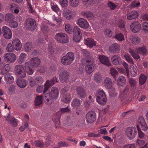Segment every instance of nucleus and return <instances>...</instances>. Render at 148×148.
Returning a JSON list of instances; mask_svg holds the SVG:
<instances>
[{
	"label": "nucleus",
	"instance_id": "f257e3e1",
	"mask_svg": "<svg viewBox=\"0 0 148 148\" xmlns=\"http://www.w3.org/2000/svg\"><path fill=\"white\" fill-rule=\"evenodd\" d=\"M40 63V59L37 57L31 58L30 60L25 63V67L27 73L29 75H32L34 71V68L38 67Z\"/></svg>",
	"mask_w": 148,
	"mask_h": 148
},
{
	"label": "nucleus",
	"instance_id": "f03ea898",
	"mask_svg": "<svg viewBox=\"0 0 148 148\" xmlns=\"http://www.w3.org/2000/svg\"><path fill=\"white\" fill-rule=\"evenodd\" d=\"M58 89L55 87H52L48 93L46 94L44 97L45 102L48 105H51L53 100L57 99L59 96Z\"/></svg>",
	"mask_w": 148,
	"mask_h": 148
},
{
	"label": "nucleus",
	"instance_id": "7ed1b4c3",
	"mask_svg": "<svg viewBox=\"0 0 148 148\" xmlns=\"http://www.w3.org/2000/svg\"><path fill=\"white\" fill-rule=\"evenodd\" d=\"M129 51L133 57L136 60H138L140 58L138 54L144 55L147 53V51L145 47L137 48L135 49L130 48Z\"/></svg>",
	"mask_w": 148,
	"mask_h": 148
},
{
	"label": "nucleus",
	"instance_id": "20e7f679",
	"mask_svg": "<svg viewBox=\"0 0 148 148\" xmlns=\"http://www.w3.org/2000/svg\"><path fill=\"white\" fill-rule=\"evenodd\" d=\"M96 100L98 103L101 105H104L106 103L107 98L103 90H98L96 93Z\"/></svg>",
	"mask_w": 148,
	"mask_h": 148
},
{
	"label": "nucleus",
	"instance_id": "39448f33",
	"mask_svg": "<svg viewBox=\"0 0 148 148\" xmlns=\"http://www.w3.org/2000/svg\"><path fill=\"white\" fill-rule=\"evenodd\" d=\"M75 57L73 53L69 52L62 58L61 62L64 65H69L72 63Z\"/></svg>",
	"mask_w": 148,
	"mask_h": 148
},
{
	"label": "nucleus",
	"instance_id": "423d86ee",
	"mask_svg": "<svg viewBox=\"0 0 148 148\" xmlns=\"http://www.w3.org/2000/svg\"><path fill=\"white\" fill-rule=\"evenodd\" d=\"M82 63L84 65H86L85 70L87 73H91L93 71V67H94L93 61L90 60V58L85 59L81 61Z\"/></svg>",
	"mask_w": 148,
	"mask_h": 148
},
{
	"label": "nucleus",
	"instance_id": "0eeeda50",
	"mask_svg": "<svg viewBox=\"0 0 148 148\" xmlns=\"http://www.w3.org/2000/svg\"><path fill=\"white\" fill-rule=\"evenodd\" d=\"M103 84L106 89H110V94H113L115 93V88L113 86V83L112 80L109 77H106L104 80Z\"/></svg>",
	"mask_w": 148,
	"mask_h": 148
},
{
	"label": "nucleus",
	"instance_id": "6e6552de",
	"mask_svg": "<svg viewBox=\"0 0 148 148\" xmlns=\"http://www.w3.org/2000/svg\"><path fill=\"white\" fill-rule=\"evenodd\" d=\"M55 39L58 42L61 43H66L69 41V38L64 33L60 32L57 33L55 36Z\"/></svg>",
	"mask_w": 148,
	"mask_h": 148
},
{
	"label": "nucleus",
	"instance_id": "1a4fd4ad",
	"mask_svg": "<svg viewBox=\"0 0 148 148\" xmlns=\"http://www.w3.org/2000/svg\"><path fill=\"white\" fill-rule=\"evenodd\" d=\"M126 135L130 140L135 138L137 134V130L135 127H129L126 130Z\"/></svg>",
	"mask_w": 148,
	"mask_h": 148
},
{
	"label": "nucleus",
	"instance_id": "9d476101",
	"mask_svg": "<svg viewBox=\"0 0 148 148\" xmlns=\"http://www.w3.org/2000/svg\"><path fill=\"white\" fill-rule=\"evenodd\" d=\"M26 27L31 30L35 29L36 27V22L35 20L32 18H28L25 22Z\"/></svg>",
	"mask_w": 148,
	"mask_h": 148
},
{
	"label": "nucleus",
	"instance_id": "9b49d317",
	"mask_svg": "<svg viewBox=\"0 0 148 148\" xmlns=\"http://www.w3.org/2000/svg\"><path fill=\"white\" fill-rule=\"evenodd\" d=\"M77 23L81 28L88 31H90V27L87 21L83 18H80L77 21Z\"/></svg>",
	"mask_w": 148,
	"mask_h": 148
},
{
	"label": "nucleus",
	"instance_id": "f8f14e48",
	"mask_svg": "<svg viewBox=\"0 0 148 148\" xmlns=\"http://www.w3.org/2000/svg\"><path fill=\"white\" fill-rule=\"evenodd\" d=\"M15 73L20 77L24 78L26 77V72L23 66L21 65H17L15 66Z\"/></svg>",
	"mask_w": 148,
	"mask_h": 148
},
{
	"label": "nucleus",
	"instance_id": "ddd939ff",
	"mask_svg": "<svg viewBox=\"0 0 148 148\" xmlns=\"http://www.w3.org/2000/svg\"><path fill=\"white\" fill-rule=\"evenodd\" d=\"M58 80L56 77H53L50 80H47L44 85L43 93H45L50 87L58 82Z\"/></svg>",
	"mask_w": 148,
	"mask_h": 148
},
{
	"label": "nucleus",
	"instance_id": "4468645a",
	"mask_svg": "<svg viewBox=\"0 0 148 148\" xmlns=\"http://www.w3.org/2000/svg\"><path fill=\"white\" fill-rule=\"evenodd\" d=\"M5 61L9 63L14 62L16 60V55L13 53H7L3 55Z\"/></svg>",
	"mask_w": 148,
	"mask_h": 148
},
{
	"label": "nucleus",
	"instance_id": "2eb2a0df",
	"mask_svg": "<svg viewBox=\"0 0 148 148\" xmlns=\"http://www.w3.org/2000/svg\"><path fill=\"white\" fill-rule=\"evenodd\" d=\"M96 114L94 111H89L86 114V119L87 123H92L96 120Z\"/></svg>",
	"mask_w": 148,
	"mask_h": 148
},
{
	"label": "nucleus",
	"instance_id": "dca6fc26",
	"mask_svg": "<svg viewBox=\"0 0 148 148\" xmlns=\"http://www.w3.org/2000/svg\"><path fill=\"white\" fill-rule=\"evenodd\" d=\"M141 27L140 24L137 21L133 22L130 26L131 30L134 33H137L139 32Z\"/></svg>",
	"mask_w": 148,
	"mask_h": 148
},
{
	"label": "nucleus",
	"instance_id": "f3484780",
	"mask_svg": "<svg viewBox=\"0 0 148 148\" xmlns=\"http://www.w3.org/2000/svg\"><path fill=\"white\" fill-rule=\"evenodd\" d=\"M3 34L4 37L7 39H10L12 37V32L10 29L6 26L3 27Z\"/></svg>",
	"mask_w": 148,
	"mask_h": 148
},
{
	"label": "nucleus",
	"instance_id": "a211bd4d",
	"mask_svg": "<svg viewBox=\"0 0 148 148\" xmlns=\"http://www.w3.org/2000/svg\"><path fill=\"white\" fill-rule=\"evenodd\" d=\"M69 74L66 71L64 70L59 75V78L61 81L67 82L71 81L69 79Z\"/></svg>",
	"mask_w": 148,
	"mask_h": 148
},
{
	"label": "nucleus",
	"instance_id": "6ab92c4d",
	"mask_svg": "<svg viewBox=\"0 0 148 148\" xmlns=\"http://www.w3.org/2000/svg\"><path fill=\"white\" fill-rule=\"evenodd\" d=\"M129 82L131 87V92L134 94L136 90L137 82L134 79L131 78L129 79Z\"/></svg>",
	"mask_w": 148,
	"mask_h": 148
},
{
	"label": "nucleus",
	"instance_id": "aec40b11",
	"mask_svg": "<svg viewBox=\"0 0 148 148\" xmlns=\"http://www.w3.org/2000/svg\"><path fill=\"white\" fill-rule=\"evenodd\" d=\"M6 120L8 123L13 127H15L17 126L18 121L13 117L8 115L7 116Z\"/></svg>",
	"mask_w": 148,
	"mask_h": 148
},
{
	"label": "nucleus",
	"instance_id": "412c9836",
	"mask_svg": "<svg viewBox=\"0 0 148 148\" xmlns=\"http://www.w3.org/2000/svg\"><path fill=\"white\" fill-rule=\"evenodd\" d=\"M76 92L80 98H84L86 97V93L82 86L78 87L76 90Z\"/></svg>",
	"mask_w": 148,
	"mask_h": 148
},
{
	"label": "nucleus",
	"instance_id": "4be33fe9",
	"mask_svg": "<svg viewBox=\"0 0 148 148\" xmlns=\"http://www.w3.org/2000/svg\"><path fill=\"white\" fill-rule=\"evenodd\" d=\"M12 44L14 49L16 50L19 51L21 49L22 44L19 39H14L12 41Z\"/></svg>",
	"mask_w": 148,
	"mask_h": 148
},
{
	"label": "nucleus",
	"instance_id": "5701e85b",
	"mask_svg": "<svg viewBox=\"0 0 148 148\" xmlns=\"http://www.w3.org/2000/svg\"><path fill=\"white\" fill-rule=\"evenodd\" d=\"M111 60L112 63L114 65H120L122 64L121 58L117 55H114L112 56Z\"/></svg>",
	"mask_w": 148,
	"mask_h": 148
},
{
	"label": "nucleus",
	"instance_id": "b1692460",
	"mask_svg": "<svg viewBox=\"0 0 148 148\" xmlns=\"http://www.w3.org/2000/svg\"><path fill=\"white\" fill-rule=\"evenodd\" d=\"M99 59L100 62L102 64L108 66L110 65L109 60L108 58L103 55H100L99 57Z\"/></svg>",
	"mask_w": 148,
	"mask_h": 148
},
{
	"label": "nucleus",
	"instance_id": "393cba45",
	"mask_svg": "<svg viewBox=\"0 0 148 148\" xmlns=\"http://www.w3.org/2000/svg\"><path fill=\"white\" fill-rule=\"evenodd\" d=\"M129 94V88L128 86L125 87L123 92H121L120 94V97L123 101L125 99Z\"/></svg>",
	"mask_w": 148,
	"mask_h": 148
},
{
	"label": "nucleus",
	"instance_id": "a878e982",
	"mask_svg": "<svg viewBox=\"0 0 148 148\" xmlns=\"http://www.w3.org/2000/svg\"><path fill=\"white\" fill-rule=\"evenodd\" d=\"M138 123L139 125H140L142 130L144 131H146L147 129V127L145 121L143 117L140 116L138 119Z\"/></svg>",
	"mask_w": 148,
	"mask_h": 148
},
{
	"label": "nucleus",
	"instance_id": "bb28decb",
	"mask_svg": "<svg viewBox=\"0 0 148 148\" xmlns=\"http://www.w3.org/2000/svg\"><path fill=\"white\" fill-rule=\"evenodd\" d=\"M9 7L12 13L18 14L19 12L20 8L18 5L14 3H12L9 6Z\"/></svg>",
	"mask_w": 148,
	"mask_h": 148
},
{
	"label": "nucleus",
	"instance_id": "cd10ccee",
	"mask_svg": "<svg viewBox=\"0 0 148 148\" xmlns=\"http://www.w3.org/2000/svg\"><path fill=\"white\" fill-rule=\"evenodd\" d=\"M138 13L136 11H133L127 14V18L130 20L136 18L138 16Z\"/></svg>",
	"mask_w": 148,
	"mask_h": 148
},
{
	"label": "nucleus",
	"instance_id": "c85d7f7f",
	"mask_svg": "<svg viewBox=\"0 0 148 148\" xmlns=\"http://www.w3.org/2000/svg\"><path fill=\"white\" fill-rule=\"evenodd\" d=\"M84 43L90 47L96 45V43L93 39L88 38L84 39Z\"/></svg>",
	"mask_w": 148,
	"mask_h": 148
},
{
	"label": "nucleus",
	"instance_id": "c756f323",
	"mask_svg": "<svg viewBox=\"0 0 148 148\" xmlns=\"http://www.w3.org/2000/svg\"><path fill=\"white\" fill-rule=\"evenodd\" d=\"M120 47L116 43L112 45L109 48L110 51L112 53H115L119 50Z\"/></svg>",
	"mask_w": 148,
	"mask_h": 148
},
{
	"label": "nucleus",
	"instance_id": "7c9ffc66",
	"mask_svg": "<svg viewBox=\"0 0 148 148\" xmlns=\"http://www.w3.org/2000/svg\"><path fill=\"white\" fill-rule=\"evenodd\" d=\"M4 78L7 83L10 84L13 83L14 81V78L10 73H7L5 75Z\"/></svg>",
	"mask_w": 148,
	"mask_h": 148
},
{
	"label": "nucleus",
	"instance_id": "2f4dec72",
	"mask_svg": "<svg viewBox=\"0 0 148 148\" xmlns=\"http://www.w3.org/2000/svg\"><path fill=\"white\" fill-rule=\"evenodd\" d=\"M117 82V85L120 86H123L126 83L125 77L122 76H120L118 77Z\"/></svg>",
	"mask_w": 148,
	"mask_h": 148
},
{
	"label": "nucleus",
	"instance_id": "473e14b6",
	"mask_svg": "<svg viewBox=\"0 0 148 148\" xmlns=\"http://www.w3.org/2000/svg\"><path fill=\"white\" fill-rule=\"evenodd\" d=\"M139 84L140 86L144 84L146 82L147 79V76L144 74L141 73L139 78Z\"/></svg>",
	"mask_w": 148,
	"mask_h": 148
},
{
	"label": "nucleus",
	"instance_id": "72a5a7b5",
	"mask_svg": "<svg viewBox=\"0 0 148 148\" xmlns=\"http://www.w3.org/2000/svg\"><path fill=\"white\" fill-rule=\"evenodd\" d=\"M82 101L78 99H75L71 103V105L76 108L81 106Z\"/></svg>",
	"mask_w": 148,
	"mask_h": 148
},
{
	"label": "nucleus",
	"instance_id": "f704fd0d",
	"mask_svg": "<svg viewBox=\"0 0 148 148\" xmlns=\"http://www.w3.org/2000/svg\"><path fill=\"white\" fill-rule=\"evenodd\" d=\"M16 83L18 86L21 88H24L26 85V81L24 79H17Z\"/></svg>",
	"mask_w": 148,
	"mask_h": 148
},
{
	"label": "nucleus",
	"instance_id": "c9c22d12",
	"mask_svg": "<svg viewBox=\"0 0 148 148\" xmlns=\"http://www.w3.org/2000/svg\"><path fill=\"white\" fill-rule=\"evenodd\" d=\"M125 22L122 20L119 19L117 25L123 32L125 31Z\"/></svg>",
	"mask_w": 148,
	"mask_h": 148
},
{
	"label": "nucleus",
	"instance_id": "e433bc0d",
	"mask_svg": "<svg viewBox=\"0 0 148 148\" xmlns=\"http://www.w3.org/2000/svg\"><path fill=\"white\" fill-rule=\"evenodd\" d=\"M42 95L37 96L35 101V104L36 106H39L42 104Z\"/></svg>",
	"mask_w": 148,
	"mask_h": 148
},
{
	"label": "nucleus",
	"instance_id": "4c0bfd02",
	"mask_svg": "<svg viewBox=\"0 0 148 148\" xmlns=\"http://www.w3.org/2000/svg\"><path fill=\"white\" fill-rule=\"evenodd\" d=\"M15 18V16L11 13L7 14L5 16V21L8 22L12 21Z\"/></svg>",
	"mask_w": 148,
	"mask_h": 148
},
{
	"label": "nucleus",
	"instance_id": "58836bf2",
	"mask_svg": "<svg viewBox=\"0 0 148 148\" xmlns=\"http://www.w3.org/2000/svg\"><path fill=\"white\" fill-rule=\"evenodd\" d=\"M33 44L31 42H27L24 46V49L26 51H29L33 47Z\"/></svg>",
	"mask_w": 148,
	"mask_h": 148
},
{
	"label": "nucleus",
	"instance_id": "ea45409f",
	"mask_svg": "<svg viewBox=\"0 0 148 148\" xmlns=\"http://www.w3.org/2000/svg\"><path fill=\"white\" fill-rule=\"evenodd\" d=\"M82 54L84 57H85L82 58V61L85 59H88L89 58H90V60H92V59L91 58V57L89 56L90 53L87 50L83 49L82 51Z\"/></svg>",
	"mask_w": 148,
	"mask_h": 148
},
{
	"label": "nucleus",
	"instance_id": "a19ab883",
	"mask_svg": "<svg viewBox=\"0 0 148 148\" xmlns=\"http://www.w3.org/2000/svg\"><path fill=\"white\" fill-rule=\"evenodd\" d=\"M71 96L68 94L64 96L62 99V100L64 103H67L71 101Z\"/></svg>",
	"mask_w": 148,
	"mask_h": 148
},
{
	"label": "nucleus",
	"instance_id": "79ce46f5",
	"mask_svg": "<svg viewBox=\"0 0 148 148\" xmlns=\"http://www.w3.org/2000/svg\"><path fill=\"white\" fill-rule=\"evenodd\" d=\"M10 69V67L8 64H6L2 69L1 73L2 74H5L8 72Z\"/></svg>",
	"mask_w": 148,
	"mask_h": 148
},
{
	"label": "nucleus",
	"instance_id": "37998d69",
	"mask_svg": "<svg viewBox=\"0 0 148 148\" xmlns=\"http://www.w3.org/2000/svg\"><path fill=\"white\" fill-rule=\"evenodd\" d=\"M41 29L43 33L48 32L49 30L47 25L45 23H42L40 25Z\"/></svg>",
	"mask_w": 148,
	"mask_h": 148
},
{
	"label": "nucleus",
	"instance_id": "c03bdc74",
	"mask_svg": "<svg viewBox=\"0 0 148 148\" xmlns=\"http://www.w3.org/2000/svg\"><path fill=\"white\" fill-rule=\"evenodd\" d=\"M84 16L87 18L88 20L94 18V15L91 12H86L84 14Z\"/></svg>",
	"mask_w": 148,
	"mask_h": 148
},
{
	"label": "nucleus",
	"instance_id": "a18cd8bd",
	"mask_svg": "<svg viewBox=\"0 0 148 148\" xmlns=\"http://www.w3.org/2000/svg\"><path fill=\"white\" fill-rule=\"evenodd\" d=\"M124 58L127 61L131 64H133L134 62L131 56L128 54H126L124 55Z\"/></svg>",
	"mask_w": 148,
	"mask_h": 148
},
{
	"label": "nucleus",
	"instance_id": "49530a36",
	"mask_svg": "<svg viewBox=\"0 0 148 148\" xmlns=\"http://www.w3.org/2000/svg\"><path fill=\"white\" fill-rule=\"evenodd\" d=\"M82 30L77 26H75L73 29V35H82Z\"/></svg>",
	"mask_w": 148,
	"mask_h": 148
},
{
	"label": "nucleus",
	"instance_id": "de8ad7c7",
	"mask_svg": "<svg viewBox=\"0 0 148 148\" xmlns=\"http://www.w3.org/2000/svg\"><path fill=\"white\" fill-rule=\"evenodd\" d=\"M72 13L70 10H67L64 13V15L65 17L67 19L69 20L72 17Z\"/></svg>",
	"mask_w": 148,
	"mask_h": 148
},
{
	"label": "nucleus",
	"instance_id": "09e8293b",
	"mask_svg": "<svg viewBox=\"0 0 148 148\" xmlns=\"http://www.w3.org/2000/svg\"><path fill=\"white\" fill-rule=\"evenodd\" d=\"M114 38L120 41H122L124 40V36L121 33L116 34Z\"/></svg>",
	"mask_w": 148,
	"mask_h": 148
},
{
	"label": "nucleus",
	"instance_id": "8fccbe9b",
	"mask_svg": "<svg viewBox=\"0 0 148 148\" xmlns=\"http://www.w3.org/2000/svg\"><path fill=\"white\" fill-rule=\"evenodd\" d=\"M94 79L97 83L100 82L101 79V77L99 73H97L95 75Z\"/></svg>",
	"mask_w": 148,
	"mask_h": 148
},
{
	"label": "nucleus",
	"instance_id": "3c124183",
	"mask_svg": "<svg viewBox=\"0 0 148 148\" xmlns=\"http://www.w3.org/2000/svg\"><path fill=\"white\" fill-rule=\"evenodd\" d=\"M130 38V40L134 44L137 43L140 40V38L134 35L131 36Z\"/></svg>",
	"mask_w": 148,
	"mask_h": 148
},
{
	"label": "nucleus",
	"instance_id": "603ef678",
	"mask_svg": "<svg viewBox=\"0 0 148 148\" xmlns=\"http://www.w3.org/2000/svg\"><path fill=\"white\" fill-rule=\"evenodd\" d=\"M27 56L25 53H21L19 56V59L21 63L24 62L26 60Z\"/></svg>",
	"mask_w": 148,
	"mask_h": 148
},
{
	"label": "nucleus",
	"instance_id": "864d4df0",
	"mask_svg": "<svg viewBox=\"0 0 148 148\" xmlns=\"http://www.w3.org/2000/svg\"><path fill=\"white\" fill-rule=\"evenodd\" d=\"M110 71L111 75L116 80V76L118 74V71L114 68H110Z\"/></svg>",
	"mask_w": 148,
	"mask_h": 148
},
{
	"label": "nucleus",
	"instance_id": "5fc2aeb1",
	"mask_svg": "<svg viewBox=\"0 0 148 148\" xmlns=\"http://www.w3.org/2000/svg\"><path fill=\"white\" fill-rule=\"evenodd\" d=\"M35 80L37 85H40L44 82L42 78L40 76L36 77Z\"/></svg>",
	"mask_w": 148,
	"mask_h": 148
},
{
	"label": "nucleus",
	"instance_id": "6e6d98bb",
	"mask_svg": "<svg viewBox=\"0 0 148 148\" xmlns=\"http://www.w3.org/2000/svg\"><path fill=\"white\" fill-rule=\"evenodd\" d=\"M79 0H70V4L73 7L77 6L79 2Z\"/></svg>",
	"mask_w": 148,
	"mask_h": 148
},
{
	"label": "nucleus",
	"instance_id": "4d7b16f0",
	"mask_svg": "<svg viewBox=\"0 0 148 148\" xmlns=\"http://www.w3.org/2000/svg\"><path fill=\"white\" fill-rule=\"evenodd\" d=\"M51 9L55 12L59 11V9L57 5L54 3H51Z\"/></svg>",
	"mask_w": 148,
	"mask_h": 148
},
{
	"label": "nucleus",
	"instance_id": "13d9d810",
	"mask_svg": "<svg viewBox=\"0 0 148 148\" xmlns=\"http://www.w3.org/2000/svg\"><path fill=\"white\" fill-rule=\"evenodd\" d=\"M82 36V35H73V40L75 42H78L80 41L81 39Z\"/></svg>",
	"mask_w": 148,
	"mask_h": 148
},
{
	"label": "nucleus",
	"instance_id": "bf43d9fd",
	"mask_svg": "<svg viewBox=\"0 0 148 148\" xmlns=\"http://www.w3.org/2000/svg\"><path fill=\"white\" fill-rule=\"evenodd\" d=\"M29 80V84L32 87L36 85L35 79H34L32 77H30L28 79Z\"/></svg>",
	"mask_w": 148,
	"mask_h": 148
},
{
	"label": "nucleus",
	"instance_id": "052dcab7",
	"mask_svg": "<svg viewBox=\"0 0 148 148\" xmlns=\"http://www.w3.org/2000/svg\"><path fill=\"white\" fill-rule=\"evenodd\" d=\"M137 130L138 132V137L140 138H143L145 136V134L143 133L140 129L139 127V125H137Z\"/></svg>",
	"mask_w": 148,
	"mask_h": 148
},
{
	"label": "nucleus",
	"instance_id": "680f3d73",
	"mask_svg": "<svg viewBox=\"0 0 148 148\" xmlns=\"http://www.w3.org/2000/svg\"><path fill=\"white\" fill-rule=\"evenodd\" d=\"M108 6L110 9L112 10H114L117 6L115 4L111 1H109L108 4Z\"/></svg>",
	"mask_w": 148,
	"mask_h": 148
},
{
	"label": "nucleus",
	"instance_id": "e2e57ef3",
	"mask_svg": "<svg viewBox=\"0 0 148 148\" xmlns=\"http://www.w3.org/2000/svg\"><path fill=\"white\" fill-rule=\"evenodd\" d=\"M9 26L12 28H16L18 26V24L16 21L14 20L9 22Z\"/></svg>",
	"mask_w": 148,
	"mask_h": 148
},
{
	"label": "nucleus",
	"instance_id": "0e129e2a",
	"mask_svg": "<svg viewBox=\"0 0 148 148\" xmlns=\"http://www.w3.org/2000/svg\"><path fill=\"white\" fill-rule=\"evenodd\" d=\"M71 26L69 24H66L65 25V30L67 33H70L72 32V28Z\"/></svg>",
	"mask_w": 148,
	"mask_h": 148
},
{
	"label": "nucleus",
	"instance_id": "69168bd1",
	"mask_svg": "<svg viewBox=\"0 0 148 148\" xmlns=\"http://www.w3.org/2000/svg\"><path fill=\"white\" fill-rule=\"evenodd\" d=\"M123 65L125 67L126 69V73H125V75L127 76V77H129V71L128 69V65L125 62H124L123 64Z\"/></svg>",
	"mask_w": 148,
	"mask_h": 148
},
{
	"label": "nucleus",
	"instance_id": "338daca9",
	"mask_svg": "<svg viewBox=\"0 0 148 148\" xmlns=\"http://www.w3.org/2000/svg\"><path fill=\"white\" fill-rule=\"evenodd\" d=\"M14 50L13 46H12L11 43H9L8 44L7 48L6 50L8 52H12Z\"/></svg>",
	"mask_w": 148,
	"mask_h": 148
},
{
	"label": "nucleus",
	"instance_id": "774afa93",
	"mask_svg": "<svg viewBox=\"0 0 148 148\" xmlns=\"http://www.w3.org/2000/svg\"><path fill=\"white\" fill-rule=\"evenodd\" d=\"M142 27L144 30L145 31H148V23L147 22H143L142 25Z\"/></svg>",
	"mask_w": 148,
	"mask_h": 148
}]
</instances>
